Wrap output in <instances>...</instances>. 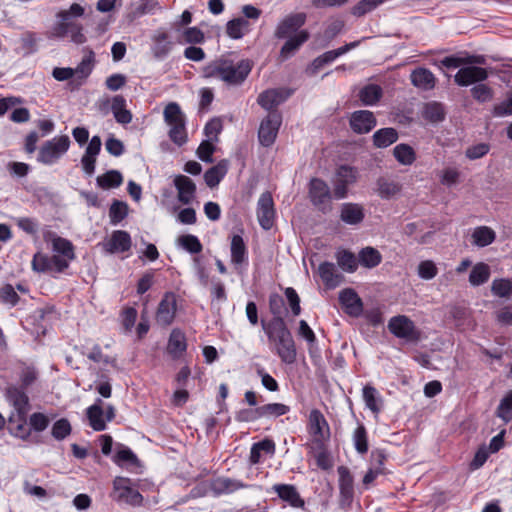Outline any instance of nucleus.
<instances>
[{
	"instance_id": "37998d69",
	"label": "nucleus",
	"mask_w": 512,
	"mask_h": 512,
	"mask_svg": "<svg viewBox=\"0 0 512 512\" xmlns=\"http://www.w3.org/2000/svg\"><path fill=\"white\" fill-rule=\"evenodd\" d=\"M98 187L108 190L118 188L123 183V176L118 170H109L96 179Z\"/></svg>"
},
{
	"instance_id": "f257e3e1",
	"label": "nucleus",
	"mask_w": 512,
	"mask_h": 512,
	"mask_svg": "<svg viewBox=\"0 0 512 512\" xmlns=\"http://www.w3.org/2000/svg\"><path fill=\"white\" fill-rule=\"evenodd\" d=\"M252 69V63L243 59L234 62L228 57H220L203 68L205 78H217L228 85H240L248 77Z\"/></svg>"
},
{
	"instance_id": "6e6d98bb",
	"label": "nucleus",
	"mask_w": 512,
	"mask_h": 512,
	"mask_svg": "<svg viewBox=\"0 0 512 512\" xmlns=\"http://www.w3.org/2000/svg\"><path fill=\"white\" fill-rule=\"evenodd\" d=\"M128 215V205L119 200H114L109 209L110 223L117 225Z\"/></svg>"
},
{
	"instance_id": "0e129e2a",
	"label": "nucleus",
	"mask_w": 512,
	"mask_h": 512,
	"mask_svg": "<svg viewBox=\"0 0 512 512\" xmlns=\"http://www.w3.org/2000/svg\"><path fill=\"white\" fill-rule=\"evenodd\" d=\"M497 416L506 423L512 420V390L501 400L497 408Z\"/></svg>"
},
{
	"instance_id": "412c9836",
	"label": "nucleus",
	"mask_w": 512,
	"mask_h": 512,
	"mask_svg": "<svg viewBox=\"0 0 512 512\" xmlns=\"http://www.w3.org/2000/svg\"><path fill=\"white\" fill-rule=\"evenodd\" d=\"M167 353L174 359H180L187 349V340L184 332L175 328L171 331L168 343Z\"/></svg>"
},
{
	"instance_id": "393cba45",
	"label": "nucleus",
	"mask_w": 512,
	"mask_h": 512,
	"mask_svg": "<svg viewBox=\"0 0 512 512\" xmlns=\"http://www.w3.org/2000/svg\"><path fill=\"white\" fill-rule=\"evenodd\" d=\"M231 263L240 268L248 262V251L246 244L240 235H233L230 244Z\"/></svg>"
},
{
	"instance_id": "1a4fd4ad",
	"label": "nucleus",
	"mask_w": 512,
	"mask_h": 512,
	"mask_svg": "<svg viewBox=\"0 0 512 512\" xmlns=\"http://www.w3.org/2000/svg\"><path fill=\"white\" fill-rule=\"evenodd\" d=\"M84 14V8L78 4L73 3L68 10H61L56 14L58 21L51 29V36L56 38L67 37V29L73 24H78L72 20V17H81Z\"/></svg>"
},
{
	"instance_id": "0eeeda50",
	"label": "nucleus",
	"mask_w": 512,
	"mask_h": 512,
	"mask_svg": "<svg viewBox=\"0 0 512 512\" xmlns=\"http://www.w3.org/2000/svg\"><path fill=\"white\" fill-rule=\"evenodd\" d=\"M32 268L36 272L60 274L63 273L70 265L59 255H47L43 253H36L32 259Z\"/></svg>"
},
{
	"instance_id": "4d7b16f0",
	"label": "nucleus",
	"mask_w": 512,
	"mask_h": 512,
	"mask_svg": "<svg viewBox=\"0 0 512 512\" xmlns=\"http://www.w3.org/2000/svg\"><path fill=\"white\" fill-rule=\"evenodd\" d=\"M72 432V426L68 419L61 418L55 421L51 428V435L57 441L66 439Z\"/></svg>"
},
{
	"instance_id": "39448f33",
	"label": "nucleus",
	"mask_w": 512,
	"mask_h": 512,
	"mask_svg": "<svg viewBox=\"0 0 512 512\" xmlns=\"http://www.w3.org/2000/svg\"><path fill=\"white\" fill-rule=\"evenodd\" d=\"M309 198L312 204L321 212L332 210V194L328 184L320 178H312L309 183Z\"/></svg>"
},
{
	"instance_id": "69168bd1",
	"label": "nucleus",
	"mask_w": 512,
	"mask_h": 512,
	"mask_svg": "<svg viewBox=\"0 0 512 512\" xmlns=\"http://www.w3.org/2000/svg\"><path fill=\"white\" fill-rule=\"evenodd\" d=\"M87 358L95 363H102L116 367V359L102 352L99 345H94L92 349L86 354Z\"/></svg>"
},
{
	"instance_id": "bb28decb",
	"label": "nucleus",
	"mask_w": 512,
	"mask_h": 512,
	"mask_svg": "<svg viewBox=\"0 0 512 512\" xmlns=\"http://www.w3.org/2000/svg\"><path fill=\"white\" fill-rule=\"evenodd\" d=\"M364 209L357 203H344L341 205L340 219L349 225H357L364 219Z\"/></svg>"
},
{
	"instance_id": "b1692460",
	"label": "nucleus",
	"mask_w": 512,
	"mask_h": 512,
	"mask_svg": "<svg viewBox=\"0 0 512 512\" xmlns=\"http://www.w3.org/2000/svg\"><path fill=\"white\" fill-rule=\"evenodd\" d=\"M245 487L247 486L243 482L227 477L215 478L209 484L210 490L216 496L230 494Z\"/></svg>"
},
{
	"instance_id": "774afa93",
	"label": "nucleus",
	"mask_w": 512,
	"mask_h": 512,
	"mask_svg": "<svg viewBox=\"0 0 512 512\" xmlns=\"http://www.w3.org/2000/svg\"><path fill=\"white\" fill-rule=\"evenodd\" d=\"M471 94L473 98L480 103L491 101L494 95L493 90L489 86L481 83L472 87Z\"/></svg>"
},
{
	"instance_id": "c03bdc74",
	"label": "nucleus",
	"mask_w": 512,
	"mask_h": 512,
	"mask_svg": "<svg viewBox=\"0 0 512 512\" xmlns=\"http://www.w3.org/2000/svg\"><path fill=\"white\" fill-rule=\"evenodd\" d=\"M398 140V132L394 128H382L373 135L374 145L378 148H386Z\"/></svg>"
},
{
	"instance_id": "de8ad7c7",
	"label": "nucleus",
	"mask_w": 512,
	"mask_h": 512,
	"mask_svg": "<svg viewBox=\"0 0 512 512\" xmlns=\"http://www.w3.org/2000/svg\"><path fill=\"white\" fill-rule=\"evenodd\" d=\"M158 8V2L155 0H141V2L135 6V8L131 10L126 17L130 22H133L135 19L143 15L153 13Z\"/></svg>"
},
{
	"instance_id": "f03ea898",
	"label": "nucleus",
	"mask_w": 512,
	"mask_h": 512,
	"mask_svg": "<svg viewBox=\"0 0 512 512\" xmlns=\"http://www.w3.org/2000/svg\"><path fill=\"white\" fill-rule=\"evenodd\" d=\"M261 325L269 341L275 344L280 359L287 364L294 363L297 355L295 343L284 318L271 319L269 322L262 320Z\"/></svg>"
},
{
	"instance_id": "ea45409f",
	"label": "nucleus",
	"mask_w": 512,
	"mask_h": 512,
	"mask_svg": "<svg viewBox=\"0 0 512 512\" xmlns=\"http://www.w3.org/2000/svg\"><path fill=\"white\" fill-rule=\"evenodd\" d=\"M491 275V270L488 264L479 262L475 264L469 275V283L474 286H480L485 284Z\"/></svg>"
},
{
	"instance_id": "dca6fc26",
	"label": "nucleus",
	"mask_w": 512,
	"mask_h": 512,
	"mask_svg": "<svg viewBox=\"0 0 512 512\" xmlns=\"http://www.w3.org/2000/svg\"><path fill=\"white\" fill-rule=\"evenodd\" d=\"M131 246L130 234L124 230L113 231L110 238L103 243L104 250L110 254L127 252Z\"/></svg>"
},
{
	"instance_id": "c85d7f7f",
	"label": "nucleus",
	"mask_w": 512,
	"mask_h": 512,
	"mask_svg": "<svg viewBox=\"0 0 512 512\" xmlns=\"http://www.w3.org/2000/svg\"><path fill=\"white\" fill-rule=\"evenodd\" d=\"M411 83L422 90H431L435 87L436 78L427 68H417L410 75Z\"/></svg>"
},
{
	"instance_id": "4468645a",
	"label": "nucleus",
	"mask_w": 512,
	"mask_h": 512,
	"mask_svg": "<svg viewBox=\"0 0 512 512\" xmlns=\"http://www.w3.org/2000/svg\"><path fill=\"white\" fill-rule=\"evenodd\" d=\"M339 476L340 505L341 507H350L354 498V478L346 466L337 468Z\"/></svg>"
},
{
	"instance_id": "20e7f679",
	"label": "nucleus",
	"mask_w": 512,
	"mask_h": 512,
	"mask_svg": "<svg viewBox=\"0 0 512 512\" xmlns=\"http://www.w3.org/2000/svg\"><path fill=\"white\" fill-rule=\"evenodd\" d=\"M388 330L395 337L407 342H418L421 338L420 330L414 322L405 315L393 316L388 322Z\"/></svg>"
},
{
	"instance_id": "cd10ccee",
	"label": "nucleus",
	"mask_w": 512,
	"mask_h": 512,
	"mask_svg": "<svg viewBox=\"0 0 512 512\" xmlns=\"http://www.w3.org/2000/svg\"><path fill=\"white\" fill-rule=\"evenodd\" d=\"M86 415L89 425L94 431H103L106 429V420L104 418L101 399H97L93 405L86 409Z\"/></svg>"
},
{
	"instance_id": "9b49d317",
	"label": "nucleus",
	"mask_w": 512,
	"mask_h": 512,
	"mask_svg": "<svg viewBox=\"0 0 512 512\" xmlns=\"http://www.w3.org/2000/svg\"><path fill=\"white\" fill-rule=\"evenodd\" d=\"M488 78V71L485 68L474 64H467L461 67L454 76L457 85L467 87L475 83H480Z\"/></svg>"
},
{
	"instance_id": "13d9d810",
	"label": "nucleus",
	"mask_w": 512,
	"mask_h": 512,
	"mask_svg": "<svg viewBox=\"0 0 512 512\" xmlns=\"http://www.w3.org/2000/svg\"><path fill=\"white\" fill-rule=\"evenodd\" d=\"M178 245L191 254H198L203 246L200 240L192 234L182 235L177 239Z\"/></svg>"
},
{
	"instance_id": "052dcab7",
	"label": "nucleus",
	"mask_w": 512,
	"mask_h": 512,
	"mask_svg": "<svg viewBox=\"0 0 512 512\" xmlns=\"http://www.w3.org/2000/svg\"><path fill=\"white\" fill-rule=\"evenodd\" d=\"M20 301L15 288L11 284L0 287V302L8 307L16 306Z\"/></svg>"
},
{
	"instance_id": "e433bc0d",
	"label": "nucleus",
	"mask_w": 512,
	"mask_h": 512,
	"mask_svg": "<svg viewBox=\"0 0 512 512\" xmlns=\"http://www.w3.org/2000/svg\"><path fill=\"white\" fill-rule=\"evenodd\" d=\"M249 30L250 23L244 17L234 18L226 24V33L232 39H241Z\"/></svg>"
},
{
	"instance_id": "864d4df0",
	"label": "nucleus",
	"mask_w": 512,
	"mask_h": 512,
	"mask_svg": "<svg viewBox=\"0 0 512 512\" xmlns=\"http://www.w3.org/2000/svg\"><path fill=\"white\" fill-rule=\"evenodd\" d=\"M491 292L500 298H510L512 296V281L507 278L494 279L491 284Z\"/></svg>"
},
{
	"instance_id": "5701e85b",
	"label": "nucleus",
	"mask_w": 512,
	"mask_h": 512,
	"mask_svg": "<svg viewBox=\"0 0 512 512\" xmlns=\"http://www.w3.org/2000/svg\"><path fill=\"white\" fill-rule=\"evenodd\" d=\"M290 94L291 92L285 89H269L258 96L257 102L264 109L271 110L284 102Z\"/></svg>"
},
{
	"instance_id": "c9c22d12",
	"label": "nucleus",
	"mask_w": 512,
	"mask_h": 512,
	"mask_svg": "<svg viewBox=\"0 0 512 512\" xmlns=\"http://www.w3.org/2000/svg\"><path fill=\"white\" fill-rule=\"evenodd\" d=\"M309 39V33L306 30H301L295 36L289 38L282 46L280 55L282 58L287 59L297 51L300 46Z\"/></svg>"
},
{
	"instance_id": "603ef678",
	"label": "nucleus",
	"mask_w": 512,
	"mask_h": 512,
	"mask_svg": "<svg viewBox=\"0 0 512 512\" xmlns=\"http://www.w3.org/2000/svg\"><path fill=\"white\" fill-rule=\"evenodd\" d=\"M382 96V89L376 84H370L360 90V100L365 105L375 104Z\"/></svg>"
},
{
	"instance_id": "9d476101",
	"label": "nucleus",
	"mask_w": 512,
	"mask_h": 512,
	"mask_svg": "<svg viewBox=\"0 0 512 512\" xmlns=\"http://www.w3.org/2000/svg\"><path fill=\"white\" fill-rule=\"evenodd\" d=\"M280 125L281 116L277 112H270L268 116L262 120L258 131V138L261 145L269 147L275 142Z\"/></svg>"
},
{
	"instance_id": "4c0bfd02",
	"label": "nucleus",
	"mask_w": 512,
	"mask_h": 512,
	"mask_svg": "<svg viewBox=\"0 0 512 512\" xmlns=\"http://www.w3.org/2000/svg\"><path fill=\"white\" fill-rule=\"evenodd\" d=\"M382 261L381 253L371 246L361 249L358 253V263L365 268H374Z\"/></svg>"
},
{
	"instance_id": "a18cd8bd",
	"label": "nucleus",
	"mask_w": 512,
	"mask_h": 512,
	"mask_svg": "<svg viewBox=\"0 0 512 512\" xmlns=\"http://www.w3.org/2000/svg\"><path fill=\"white\" fill-rule=\"evenodd\" d=\"M363 400L366 407L373 413L377 414L381 410V397L377 389L371 385H365L363 388Z\"/></svg>"
},
{
	"instance_id": "a211bd4d",
	"label": "nucleus",
	"mask_w": 512,
	"mask_h": 512,
	"mask_svg": "<svg viewBox=\"0 0 512 512\" xmlns=\"http://www.w3.org/2000/svg\"><path fill=\"white\" fill-rule=\"evenodd\" d=\"M350 125L354 132L364 134L370 132L375 127L376 119L372 112L360 110L352 114Z\"/></svg>"
},
{
	"instance_id": "49530a36",
	"label": "nucleus",
	"mask_w": 512,
	"mask_h": 512,
	"mask_svg": "<svg viewBox=\"0 0 512 512\" xmlns=\"http://www.w3.org/2000/svg\"><path fill=\"white\" fill-rule=\"evenodd\" d=\"M393 155L396 160L402 165H412L416 160V153L414 149L408 144H398L393 149Z\"/></svg>"
},
{
	"instance_id": "5fc2aeb1",
	"label": "nucleus",
	"mask_w": 512,
	"mask_h": 512,
	"mask_svg": "<svg viewBox=\"0 0 512 512\" xmlns=\"http://www.w3.org/2000/svg\"><path fill=\"white\" fill-rule=\"evenodd\" d=\"M327 421L318 409L311 410L309 414V427L315 436H323V429L327 427Z\"/></svg>"
},
{
	"instance_id": "c756f323",
	"label": "nucleus",
	"mask_w": 512,
	"mask_h": 512,
	"mask_svg": "<svg viewBox=\"0 0 512 512\" xmlns=\"http://www.w3.org/2000/svg\"><path fill=\"white\" fill-rule=\"evenodd\" d=\"M440 63L448 69H456L464 67L467 64H484L485 58L481 55H451L443 58Z\"/></svg>"
},
{
	"instance_id": "6ab92c4d",
	"label": "nucleus",
	"mask_w": 512,
	"mask_h": 512,
	"mask_svg": "<svg viewBox=\"0 0 512 512\" xmlns=\"http://www.w3.org/2000/svg\"><path fill=\"white\" fill-rule=\"evenodd\" d=\"M174 186L177 189V198L184 205L190 204L195 198L196 185L188 176L178 175L174 178Z\"/></svg>"
},
{
	"instance_id": "72a5a7b5",
	"label": "nucleus",
	"mask_w": 512,
	"mask_h": 512,
	"mask_svg": "<svg viewBox=\"0 0 512 512\" xmlns=\"http://www.w3.org/2000/svg\"><path fill=\"white\" fill-rule=\"evenodd\" d=\"M228 171V161L221 160L215 166L208 169L204 174V180L207 186L213 188L217 186Z\"/></svg>"
},
{
	"instance_id": "f8f14e48",
	"label": "nucleus",
	"mask_w": 512,
	"mask_h": 512,
	"mask_svg": "<svg viewBox=\"0 0 512 512\" xmlns=\"http://www.w3.org/2000/svg\"><path fill=\"white\" fill-rule=\"evenodd\" d=\"M257 218L260 226L265 230L271 229L274 225L275 208L270 192L260 195L257 203Z\"/></svg>"
},
{
	"instance_id": "f704fd0d",
	"label": "nucleus",
	"mask_w": 512,
	"mask_h": 512,
	"mask_svg": "<svg viewBox=\"0 0 512 512\" xmlns=\"http://www.w3.org/2000/svg\"><path fill=\"white\" fill-rule=\"evenodd\" d=\"M318 270L322 281L327 287L334 288L341 283L342 276L337 273L333 263L324 262L319 265Z\"/></svg>"
},
{
	"instance_id": "4be33fe9",
	"label": "nucleus",
	"mask_w": 512,
	"mask_h": 512,
	"mask_svg": "<svg viewBox=\"0 0 512 512\" xmlns=\"http://www.w3.org/2000/svg\"><path fill=\"white\" fill-rule=\"evenodd\" d=\"M339 301L349 315L357 317L362 313V300L353 289L347 288L341 291Z\"/></svg>"
},
{
	"instance_id": "58836bf2",
	"label": "nucleus",
	"mask_w": 512,
	"mask_h": 512,
	"mask_svg": "<svg viewBox=\"0 0 512 512\" xmlns=\"http://www.w3.org/2000/svg\"><path fill=\"white\" fill-rule=\"evenodd\" d=\"M471 237L473 245L486 247L495 241L496 233L490 227L479 226L473 230Z\"/></svg>"
},
{
	"instance_id": "aec40b11",
	"label": "nucleus",
	"mask_w": 512,
	"mask_h": 512,
	"mask_svg": "<svg viewBox=\"0 0 512 512\" xmlns=\"http://www.w3.org/2000/svg\"><path fill=\"white\" fill-rule=\"evenodd\" d=\"M272 490L278 495V497L287 502L294 508H303L305 505L304 500L301 498L296 487L291 484H275L272 486Z\"/></svg>"
},
{
	"instance_id": "7ed1b4c3",
	"label": "nucleus",
	"mask_w": 512,
	"mask_h": 512,
	"mask_svg": "<svg viewBox=\"0 0 512 512\" xmlns=\"http://www.w3.org/2000/svg\"><path fill=\"white\" fill-rule=\"evenodd\" d=\"M70 143L67 135L45 141L38 151L37 161L48 166L56 164L69 150Z\"/></svg>"
},
{
	"instance_id": "79ce46f5",
	"label": "nucleus",
	"mask_w": 512,
	"mask_h": 512,
	"mask_svg": "<svg viewBox=\"0 0 512 512\" xmlns=\"http://www.w3.org/2000/svg\"><path fill=\"white\" fill-rule=\"evenodd\" d=\"M163 118L169 128L179 125L181 122H186L185 114L176 102H171L164 108Z\"/></svg>"
},
{
	"instance_id": "338daca9",
	"label": "nucleus",
	"mask_w": 512,
	"mask_h": 512,
	"mask_svg": "<svg viewBox=\"0 0 512 512\" xmlns=\"http://www.w3.org/2000/svg\"><path fill=\"white\" fill-rule=\"evenodd\" d=\"M94 54L90 52L85 56L74 70V75L78 78L86 79L93 70Z\"/></svg>"
},
{
	"instance_id": "6e6552de",
	"label": "nucleus",
	"mask_w": 512,
	"mask_h": 512,
	"mask_svg": "<svg viewBox=\"0 0 512 512\" xmlns=\"http://www.w3.org/2000/svg\"><path fill=\"white\" fill-rule=\"evenodd\" d=\"M358 178L356 168L349 165H341L336 171L332 179L333 194L336 199H344L347 197L349 186L353 185Z\"/></svg>"
},
{
	"instance_id": "473e14b6",
	"label": "nucleus",
	"mask_w": 512,
	"mask_h": 512,
	"mask_svg": "<svg viewBox=\"0 0 512 512\" xmlns=\"http://www.w3.org/2000/svg\"><path fill=\"white\" fill-rule=\"evenodd\" d=\"M111 110L115 120L120 124H129L132 121V114L126 109V100L121 95L112 98Z\"/></svg>"
},
{
	"instance_id": "a19ab883",
	"label": "nucleus",
	"mask_w": 512,
	"mask_h": 512,
	"mask_svg": "<svg viewBox=\"0 0 512 512\" xmlns=\"http://www.w3.org/2000/svg\"><path fill=\"white\" fill-rule=\"evenodd\" d=\"M336 260L339 267L348 273H353L358 268V258L354 253L346 249H341L336 252Z\"/></svg>"
},
{
	"instance_id": "a878e982",
	"label": "nucleus",
	"mask_w": 512,
	"mask_h": 512,
	"mask_svg": "<svg viewBox=\"0 0 512 512\" xmlns=\"http://www.w3.org/2000/svg\"><path fill=\"white\" fill-rule=\"evenodd\" d=\"M8 430L14 437L27 440L31 435V428L27 423V415H9Z\"/></svg>"
},
{
	"instance_id": "ddd939ff",
	"label": "nucleus",
	"mask_w": 512,
	"mask_h": 512,
	"mask_svg": "<svg viewBox=\"0 0 512 512\" xmlns=\"http://www.w3.org/2000/svg\"><path fill=\"white\" fill-rule=\"evenodd\" d=\"M176 311L177 302L175 294L172 292L165 293L157 308V323L164 327L171 325L175 319Z\"/></svg>"
},
{
	"instance_id": "7c9ffc66",
	"label": "nucleus",
	"mask_w": 512,
	"mask_h": 512,
	"mask_svg": "<svg viewBox=\"0 0 512 512\" xmlns=\"http://www.w3.org/2000/svg\"><path fill=\"white\" fill-rule=\"evenodd\" d=\"M51 243L52 251L56 255H59L68 263L75 259L74 246L71 241L60 236H57L56 234H53L51 238Z\"/></svg>"
},
{
	"instance_id": "bf43d9fd",
	"label": "nucleus",
	"mask_w": 512,
	"mask_h": 512,
	"mask_svg": "<svg viewBox=\"0 0 512 512\" xmlns=\"http://www.w3.org/2000/svg\"><path fill=\"white\" fill-rule=\"evenodd\" d=\"M353 443L359 454H365L368 451V436L364 425H359L353 433Z\"/></svg>"
},
{
	"instance_id": "8fccbe9b",
	"label": "nucleus",
	"mask_w": 512,
	"mask_h": 512,
	"mask_svg": "<svg viewBox=\"0 0 512 512\" xmlns=\"http://www.w3.org/2000/svg\"><path fill=\"white\" fill-rule=\"evenodd\" d=\"M378 194L381 198L389 199L401 190V185L393 180L380 178L377 181Z\"/></svg>"
},
{
	"instance_id": "680f3d73",
	"label": "nucleus",
	"mask_w": 512,
	"mask_h": 512,
	"mask_svg": "<svg viewBox=\"0 0 512 512\" xmlns=\"http://www.w3.org/2000/svg\"><path fill=\"white\" fill-rule=\"evenodd\" d=\"M168 136L175 145L179 147L184 145L188 141L186 122L170 127Z\"/></svg>"
},
{
	"instance_id": "2f4dec72",
	"label": "nucleus",
	"mask_w": 512,
	"mask_h": 512,
	"mask_svg": "<svg viewBox=\"0 0 512 512\" xmlns=\"http://www.w3.org/2000/svg\"><path fill=\"white\" fill-rule=\"evenodd\" d=\"M275 453V443L270 439H264L252 445L250 450V463L258 464L263 455L272 456Z\"/></svg>"
},
{
	"instance_id": "e2e57ef3",
	"label": "nucleus",
	"mask_w": 512,
	"mask_h": 512,
	"mask_svg": "<svg viewBox=\"0 0 512 512\" xmlns=\"http://www.w3.org/2000/svg\"><path fill=\"white\" fill-rule=\"evenodd\" d=\"M205 40L202 30L198 27H189L185 29L179 39V43L201 44Z\"/></svg>"
},
{
	"instance_id": "2eb2a0df",
	"label": "nucleus",
	"mask_w": 512,
	"mask_h": 512,
	"mask_svg": "<svg viewBox=\"0 0 512 512\" xmlns=\"http://www.w3.org/2000/svg\"><path fill=\"white\" fill-rule=\"evenodd\" d=\"M5 397L13 407L10 415H27L30 410L29 397L26 392L17 386H9L6 389Z\"/></svg>"
},
{
	"instance_id": "f3484780",
	"label": "nucleus",
	"mask_w": 512,
	"mask_h": 512,
	"mask_svg": "<svg viewBox=\"0 0 512 512\" xmlns=\"http://www.w3.org/2000/svg\"><path fill=\"white\" fill-rule=\"evenodd\" d=\"M305 21V13L300 12L288 15L278 24L275 30V37L279 39L288 37L291 33L302 27L305 24Z\"/></svg>"
},
{
	"instance_id": "09e8293b",
	"label": "nucleus",
	"mask_w": 512,
	"mask_h": 512,
	"mask_svg": "<svg viewBox=\"0 0 512 512\" xmlns=\"http://www.w3.org/2000/svg\"><path fill=\"white\" fill-rule=\"evenodd\" d=\"M423 117L433 123L444 120L445 110L443 105L435 101L426 103L423 109Z\"/></svg>"
},
{
	"instance_id": "423d86ee",
	"label": "nucleus",
	"mask_w": 512,
	"mask_h": 512,
	"mask_svg": "<svg viewBox=\"0 0 512 512\" xmlns=\"http://www.w3.org/2000/svg\"><path fill=\"white\" fill-rule=\"evenodd\" d=\"M114 500L123 502L131 506H140L143 502V496L140 492L131 486V480L126 477H116L113 481Z\"/></svg>"
},
{
	"instance_id": "3c124183",
	"label": "nucleus",
	"mask_w": 512,
	"mask_h": 512,
	"mask_svg": "<svg viewBox=\"0 0 512 512\" xmlns=\"http://www.w3.org/2000/svg\"><path fill=\"white\" fill-rule=\"evenodd\" d=\"M290 407L283 403H269L260 406V415L262 418H277L287 414Z\"/></svg>"
}]
</instances>
